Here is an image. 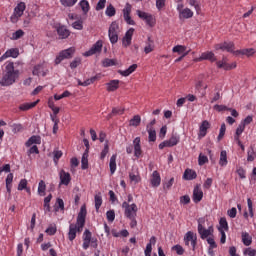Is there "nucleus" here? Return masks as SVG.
Listing matches in <instances>:
<instances>
[{"label":"nucleus","mask_w":256,"mask_h":256,"mask_svg":"<svg viewBox=\"0 0 256 256\" xmlns=\"http://www.w3.org/2000/svg\"><path fill=\"white\" fill-rule=\"evenodd\" d=\"M19 79V70L15 69L13 61H7L4 64L2 78L0 80L1 87H11Z\"/></svg>","instance_id":"1"},{"label":"nucleus","mask_w":256,"mask_h":256,"mask_svg":"<svg viewBox=\"0 0 256 256\" xmlns=\"http://www.w3.org/2000/svg\"><path fill=\"white\" fill-rule=\"evenodd\" d=\"M87 217V207L83 205L80 208V212L78 213L76 224L69 225L68 239L69 241H75V237H77V233H81L83 231V227H85V219Z\"/></svg>","instance_id":"2"},{"label":"nucleus","mask_w":256,"mask_h":256,"mask_svg":"<svg viewBox=\"0 0 256 256\" xmlns=\"http://www.w3.org/2000/svg\"><path fill=\"white\" fill-rule=\"evenodd\" d=\"M198 233L201 239H209L213 235V225L208 226V229L205 228V223L207 219L205 217L199 218L198 220Z\"/></svg>","instance_id":"3"},{"label":"nucleus","mask_w":256,"mask_h":256,"mask_svg":"<svg viewBox=\"0 0 256 256\" xmlns=\"http://www.w3.org/2000/svg\"><path fill=\"white\" fill-rule=\"evenodd\" d=\"M93 247L94 249H97L98 244H97V238H93V234L89 229H86L83 233V244L82 247L87 251L89 249V246Z\"/></svg>","instance_id":"4"},{"label":"nucleus","mask_w":256,"mask_h":256,"mask_svg":"<svg viewBox=\"0 0 256 256\" xmlns=\"http://www.w3.org/2000/svg\"><path fill=\"white\" fill-rule=\"evenodd\" d=\"M122 208L124 209V215L127 217V219H133V217H137V211H139L137 204L133 203L129 205L128 202H123Z\"/></svg>","instance_id":"5"},{"label":"nucleus","mask_w":256,"mask_h":256,"mask_svg":"<svg viewBox=\"0 0 256 256\" xmlns=\"http://www.w3.org/2000/svg\"><path fill=\"white\" fill-rule=\"evenodd\" d=\"M25 9H27V5H25V2L18 3L17 6L14 8V12L13 15L10 17V21L12 23H17L19 21V18L23 17Z\"/></svg>","instance_id":"6"},{"label":"nucleus","mask_w":256,"mask_h":256,"mask_svg":"<svg viewBox=\"0 0 256 256\" xmlns=\"http://www.w3.org/2000/svg\"><path fill=\"white\" fill-rule=\"evenodd\" d=\"M73 55H75V48L73 47L60 51L55 59V65H59L61 61H65V59H72Z\"/></svg>","instance_id":"7"},{"label":"nucleus","mask_w":256,"mask_h":256,"mask_svg":"<svg viewBox=\"0 0 256 256\" xmlns=\"http://www.w3.org/2000/svg\"><path fill=\"white\" fill-rule=\"evenodd\" d=\"M184 243L187 247L190 245L192 250L195 251V247L197 246V235L192 231H188L184 236Z\"/></svg>","instance_id":"8"},{"label":"nucleus","mask_w":256,"mask_h":256,"mask_svg":"<svg viewBox=\"0 0 256 256\" xmlns=\"http://www.w3.org/2000/svg\"><path fill=\"white\" fill-rule=\"evenodd\" d=\"M216 51H227L228 53H233L235 55V43L233 42H223L215 45Z\"/></svg>","instance_id":"9"},{"label":"nucleus","mask_w":256,"mask_h":256,"mask_svg":"<svg viewBox=\"0 0 256 256\" xmlns=\"http://www.w3.org/2000/svg\"><path fill=\"white\" fill-rule=\"evenodd\" d=\"M123 17L127 25H135V20L131 18V4L127 3L126 6L124 7Z\"/></svg>","instance_id":"10"},{"label":"nucleus","mask_w":256,"mask_h":256,"mask_svg":"<svg viewBox=\"0 0 256 256\" xmlns=\"http://www.w3.org/2000/svg\"><path fill=\"white\" fill-rule=\"evenodd\" d=\"M9 57H12V59H17L19 57V49L18 48H11L8 49L1 57H0V63H3L5 59H9Z\"/></svg>","instance_id":"11"},{"label":"nucleus","mask_w":256,"mask_h":256,"mask_svg":"<svg viewBox=\"0 0 256 256\" xmlns=\"http://www.w3.org/2000/svg\"><path fill=\"white\" fill-rule=\"evenodd\" d=\"M101 49H103V41L98 40L89 51L85 52V57H91V55H95L96 53H101Z\"/></svg>","instance_id":"12"},{"label":"nucleus","mask_w":256,"mask_h":256,"mask_svg":"<svg viewBox=\"0 0 256 256\" xmlns=\"http://www.w3.org/2000/svg\"><path fill=\"white\" fill-rule=\"evenodd\" d=\"M133 146H134V157H136V159H139L141 155H143V150H141V137H136L133 140Z\"/></svg>","instance_id":"13"},{"label":"nucleus","mask_w":256,"mask_h":256,"mask_svg":"<svg viewBox=\"0 0 256 256\" xmlns=\"http://www.w3.org/2000/svg\"><path fill=\"white\" fill-rule=\"evenodd\" d=\"M133 33H135L134 28H130L126 33L125 36L122 39V45L123 47H129L131 45V41L133 39Z\"/></svg>","instance_id":"14"},{"label":"nucleus","mask_w":256,"mask_h":256,"mask_svg":"<svg viewBox=\"0 0 256 256\" xmlns=\"http://www.w3.org/2000/svg\"><path fill=\"white\" fill-rule=\"evenodd\" d=\"M203 199V190H201V185H196L193 190V201L194 203H201Z\"/></svg>","instance_id":"15"},{"label":"nucleus","mask_w":256,"mask_h":256,"mask_svg":"<svg viewBox=\"0 0 256 256\" xmlns=\"http://www.w3.org/2000/svg\"><path fill=\"white\" fill-rule=\"evenodd\" d=\"M57 35L59 36V39H67L69 35H71V31L67 29V27L61 25L56 28Z\"/></svg>","instance_id":"16"},{"label":"nucleus","mask_w":256,"mask_h":256,"mask_svg":"<svg viewBox=\"0 0 256 256\" xmlns=\"http://www.w3.org/2000/svg\"><path fill=\"white\" fill-rule=\"evenodd\" d=\"M198 61H211V63H213L217 61V58H215V54L213 52L207 51L201 54Z\"/></svg>","instance_id":"17"},{"label":"nucleus","mask_w":256,"mask_h":256,"mask_svg":"<svg viewBox=\"0 0 256 256\" xmlns=\"http://www.w3.org/2000/svg\"><path fill=\"white\" fill-rule=\"evenodd\" d=\"M71 183V174L65 172V170L60 171V185H69Z\"/></svg>","instance_id":"18"},{"label":"nucleus","mask_w":256,"mask_h":256,"mask_svg":"<svg viewBox=\"0 0 256 256\" xmlns=\"http://www.w3.org/2000/svg\"><path fill=\"white\" fill-rule=\"evenodd\" d=\"M234 55L236 57H239V55H245L246 57H251V56L255 55V49L246 48V49H242V50H236L234 52Z\"/></svg>","instance_id":"19"},{"label":"nucleus","mask_w":256,"mask_h":256,"mask_svg":"<svg viewBox=\"0 0 256 256\" xmlns=\"http://www.w3.org/2000/svg\"><path fill=\"white\" fill-rule=\"evenodd\" d=\"M183 179L186 181H193V179H197V172L192 169H186L183 174Z\"/></svg>","instance_id":"20"},{"label":"nucleus","mask_w":256,"mask_h":256,"mask_svg":"<svg viewBox=\"0 0 256 256\" xmlns=\"http://www.w3.org/2000/svg\"><path fill=\"white\" fill-rule=\"evenodd\" d=\"M152 187H159L161 185V175L159 172L154 171L150 180Z\"/></svg>","instance_id":"21"},{"label":"nucleus","mask_w":256,"mask_h":256,"mask_svg":"<svg viewBox=\"0 0 256 256\" xmlns=\"http://www.w3.org/2000/svg\"><path fill=\"white\" fill-rule=\"evenodd\" d=\"M26 147H31V145H41V136L33 135L25 143Z\"/></svg>","instance_id":"22"},{"label":"nucleus","mask_w":256,"mask_h":256,"mask_svg":"<svg viewBox=\"0 0 256 256\" xmlns=\"http://www.w3.org/2000/svg\"><path fill=\"white\" fill-rule=\"evenodd\" d=\"M109 167H110L111 175H114L115 171H117V154H113L111 156L110 162H109Z\"/></svg>","instance_id":"23"},{"label":"nucleus","mask_w":256,"mask_h":256,"mask_svg":"<svg viewBox=\"0 0 256 256\" xmlns=\"http://www.w3.org/2000/svg\"><path fill=\"white\" fill-rule=\"evenodd\" d=\"M210 124L207 120H204L199 128V137H205L207 135V129H209Z\"/></svg>","instance_id":"24"},{"label":"nucleus","mask_w":256,"mask_h":256,"mask_svg":"<svg viewBox=\"0 0 256 256\" xmlns=\"http://www.w3.org/2000/svg\"><path fill=\"white\" fill-rule=\"evenodd\" d=\"M136 69H137V64H132L126 70H118V73L120 75H122L123 77H129V75H131V73L135 72Z\"/></svg>","instance_id":"25"},{"label":"nucleus","mask_w":256,"mask_h":256,"mask_svg":"<svg viewBox=\"0 0 256 256\" xmlns=\"http://www.w3.org/2000/svg\"><path fill=\"white\" fill-rule=\"evenodd\" d=\"M81 169H89V153L87 151H84L81 159Z\"/></svg>","instance_id":"26"},{"label":"nucleus","mask_w":256,"mask_h":256,"mask_svg":"<svg viewBox=\"0 0 256 256\" xmlns=\"http://www.w3.org/2000/svg\"><path fill=\"white\" fill-rule=\"evenodd\" d=\"M180 19H191V17H193V11H191V9L189 8H185L183 10H180Z\"/></svg>","instance_id":"27"},{"label":"nucleus","mask_w":256,"mask_h":256,"mask_svg":"<svg viewBox=\"0 0 256 256\" xmlns=\"http://www.w3.org/2000/svg\"><path fill=\"white\" fill-rule=\"evenodd\" d=\"M37 103H39V100H36L35 102L31 103H24L19 106L20 111H29V109H33V107L37 106Z\"/></svg>","instance_id":"28"},{"label":"nucleus","mask_w":256,"mask_h":256,"mask_svg":"<svg viewBox=\"0 0 256 256\" xmlns=\"http://www.w3.org/2000/svg\"><path fill=\"white\" fill-rule=\"evenodd\" d=\"M95 81H97V77L96 76H94L92 78H89V79L85 80L84 82H82L80 79H77V83L81 87H89V85L95 83Z\"/></svg>","instance_id":"29"},{"label":"nucleus","mask_w":256,"mask_h":256,"mask_svg":"<svg viewBox=\"0 0 256 256\" xmlns=\"http://www.w3.org/2000/svg\"><path fill=\"white\" fill-rule=\"evenodd\" d=\"M107 85V91H117L119 89V80H112Z\"/></svg>","instance_id":"30"},{"label":"nucleus","mask_w":256,"mask_h":256,"mask_svg":"<svg viewBox=\"0 0 256 256\" xmlns=\"http://www.w3.org/2000/svg\"><path fill=\"white\" fill-rule=\"evenodd\" d=\"M242 242L244 243V245L246 247H249V245H251V243H253V238L251 237V235H249V233L243 232L242 233Z\"/></svg>","instance_id":"31"},{"label":"nucleus","mask_w":256,"mask_h":256,"mask_svg":"<svg viewBox=\"0 0 256 256\" xmlns=\"http://www.w3.org/2000/svg\"><path fill=\"white\" fill-rule=\"evenodd\" d=\"M148 133L149 143H155L157 141V131L155 129H146Z\"/></svg>","instance_id":"32"},{"label":"nucleus","mask_w":256,"mask_h":256,"mask_svg":"<svg viewBox=\"0 0 256 256\" xmlns=\"http://www.w3.org/2000/svg\"><path fill=\"white\" fill-rule=\"evenodd\" d=\"M228 161H227V151L222 150L220 152V160H219V165L221 167H226Z\"/></svg>","instance_id":"33"},{"label":"nucleus","mask_w":256,"mask_h":256,"mask_svg":"<svg viewBox=\"0 0 256 256\" xmlns=\"http://www.w3.org/2000/svg\"><path fill=\"white\" fill-rule=\"evenodd\" d=\"M95 201V209L97 212H99V209H101V205H103V198L101 197V194H96L94 196Z\"/></svg>","instance_id":"34"},{"label":"nucleus","mask_w":256,"mask_h":256,"mask_svg":"<svg viewBox=\"0 0 256 256\" xmlns=\"http://www.w3.org/2000/svg\"><path fill=\"white\" fill-rule=\"evenodd\" d=\"M141 125V116L135 115L129 122L130 127H139Z\"/></svg>","instance_id":"35"},{"label":"nucleus","mask_w":256,"mask_h":256,"mask_svg":"<svg viewBox=\"0 0 256 256\" xmlns=\"http://www.w3.org/2000/svg\"><path fill=\"white\" fill-rule=\"evenodd\" d=\"M79 6L81 7L84 15H87V13H89V9H90V6H89V1L87 0H81L79 2Z\"/></svg>","instance_id":"36"},{"label":"nucleus","mask_w":256,"mask_h":256,"mask_svg":"<svg viewBox=\"0 0 256 256\" xmlns=\"http://www.w3.org/2000/svg\"><path fill=\"white\" fill-rule=\"evenodd\" d=\"M32 73H33V75H37V76L41 75V73H42V77H45V75H46V73L43 72V65H41V64L34 66Z\"/></svg>","instance_id":"37"},{"label":"nucleus","mask_w":256,"mask_h":256,"mask_svg":"<svg viewBox=\"0 0 256 256\" xmlns=\"http://www.w3.org/2000/svg\"><path fill=\"white\" fill-rule=\"evenodd\" d=\"M59 209H60V211H65V202H63V199H61V198H58L57 200H56V205H55V208H54V211H59Z\"/></svg>","instance_id":"38"},{"label":"nucleus","mask_w":256,"mask_h":256,"mask_svg":"<svg viewBox=\"0 0 256 256\" xmlns=\"http://www.w3.org/2000/svg\"><path fill=\"white\" fill-rule=\"evenodd\" d=\"M46 189L47 185L45 184V181L41 180L38 184V194L41 195V197H44Z\"/></svg>","instance_id":"39"},{"label":"nucleus","mask_w":256,"mask_h":256,"mask_svg":"<svg viewBox=\"0 0 256 256\" xmlns=\"http://www.w3.org/2000/svg\"><path fill=\"white\" fill-rule=\"evenodd\" d=\"M105 13L107 17H115L117 10H115V7L112 4H110L107 6Z\"/></svg>","instance_id":"40"},{"label":"nucleus","mask_w":256,"mask_h":256,"mask_svg":"<svg viewBox=\"0 0 256 256\" xmlns=\"http://www.w3.org/2000/svg\"><path fill=\"white\" fill-rule=\"evenodd\" d=\"M13 183V173H9L6 177V189L8 193H11V184Z\"/></svg>","instance_id":"41"},{"label":"nucleus","mask_w":256,"mask_h":256,"mask_svg":"<svg viewBox=\"0 0 256 256\" xmlns=\"http://www.w3.org/2000/svg\"><path fill=\"white\" fill-rule=\"evenodd\" d=\"M25 35V32L21 29L17 30L16 32L12 33L11 39L12 41H17L18 39H21Z\"/></svg>","instance_id":"42"},{"label":"nucleus","mask_w":256,"mask_h":256,"mask_svg":"<svg viewBox=\"0 0 256 256\" xmlns=\"http://www.w3.org/2000/svg\"><path fill=\"white\" fill-rule=\"evenodd\" d=\"M108 37L112 45H115V43L119 41V35L117 34V32H108Z\"/></svg>","instance_id":"43"},{"label":"nucleus","mask_w":256,"mask_h":256,"mask_svg":"<svg viewBox=\"0 0 256 256\" xmlns=\"http://www.w3.org/2000/svg\"><path fill=\"white\" fill-rule=\"evenodd\" d=\"M219 229H224V231H229V224L227 223V219L226 218H220L219 221Z\"/></svg>","instance_id":"44"},{"label":"nucleus","mask_w":256,"mask_h":256,"mask_svg":"<svg viewBox=\"0 0 256 256\" xmlns=\"http://www.w3.org/2000/svg\"><path fill=\"white\" fill-rule=\"evenodd\" d=\"M205 163H209V158H207L206 155H203V153H200L198 157V165L203 166Z\"/></svg>","instance_id":"45"},{"label":"nucleus","mask_w":256,"mask_h":256,"mask_svg":"<svg viewBox=\"0 0 256 256\" xmlns=\"http://www.w3.org/2000/svg\"><path fill=\"white\" fill-rule=\"evenodd\" d=\"M180 137L177 134H172V136L170 137V139L168 141H170V145H172V147H175V145H177L180 141Z\"/></svg>","instance_id":"46"},{"label":"nucleus","mask_w":256,"mask_h":256,"mask_svg":"<svg viewBox=\"0 0 256 256\" xmlns=\"http://www.w3.org/2000/svg\"><path fill=\"white\" fill-rule=\"evenodd\" d=\"M78 0H60L61 5L63 7H73Z\"/></svg>","instance_id":"47"},{"label":"nucleus","mask_w":256,"mask_h":256,"mask_svg":"<svg viewBox=\"0 0 256 256\" xmlns=\"http://www.w3.org/2000/svg\"><path fill=\"white\" fill-rule=\"evenodd\" d=\"M173 53H183L185 55V51H187V47L183 45H177L172 49Z\"/></svg>","instance_id":"48"},{"label":"nucleus","mask_w":256,"mask_h":256,"mask_svg":"<svg viewBox=\"0 0 256 256\" xmlns=\"http://www.w3.org/2000/svg\"><path fill=\"white\" fill-rule=\"evenodd\" d=\"M106 218L109 223H113L115 221V210H109L106 212Z\"/></svg>","instance_id":"49"},{"label":"nucleus","mask_w":256,"mask_h":256,"mask_svg":"<svg viewBox=\"0 0 256 256\" xmlns=\"http://www.w3.org/2000/svg\"><path fill=\"white\" fill-rule=\"evenodd\" d=\"M107 153H109V142H105L104 148L100 154V159H105V157H107Z\"/></svg>","instance_id":"50"},{"label":"nucleus","mask_w":256,"mask_h":256,"mask_svg":"<svg viewBox=\"0 0 256 256\" xmlns=\"http://www.w3.org/2000/svg\"><path fill=\"white\" fill-rule=\"evenodd\" d=\"M51 121H53L54 126H53V133H57L59 131V119L55 116H51Z\"/></svg>","instance_id":"51"},{"label":"nucleus","mask_w":256,"mask_h":256,"mask_svg":"<svg viewBox=\"0 0 256 256\" xmlns=\"http://www.w3.org/2000/svg\"><path fill=\"white\" fill-rule=\"evenodd\" d=\"M225 131H227V127L225 126V123H223L220 127V132L217 137L218 141H221V139H223V137H225Z\"/></svg>","instance_id":"52"},{"label":"nucleus","mask_w":256,"mask_h":256,"mask_svg":"<svg viewBox=\"0 0 256 256\" xmlns=\"http://www.w3.org/2000/svg\"><path fill=\"white\" fill-rule=\"evenodd\" d=\"M144 21L149 27H155V18L153 15L150 14Z\"/></svg>","instance_id":"53"},{"label":"nucleus","mask_w":256,"mask_h":256,"mask_svg":"<svg viewBox=\"0 0 256 256\" xmlns=\"http://www.w3.org/2000/svg\"><path fill=\"white\" fill-rule=\"evenodd\" d=\"M103 67H113L115 65V60L106 58L102 61Z\"/></svg>","instance_id":"54"},{"label":"nucleus","mask_w":256,"mask_h":256,"mask_svg":"<svg viewBox=\"0 0 256 256\" xmlns=\"http://www.w3.org/2000/svg\"><path fill=\"white\" fill-rule=\"evenodd\" d=\"M72 27H73V29H76L77 31H83V21H81V20L75 21L72 24Z\"/></svg>","instance_id":"55"},{"label":"nucleus","mask_w":256,"mask_h":256,"mask_svg":"<svg viewBox=\"0 0 256 256\" xmlns=\"http://www.w3.org/2000/svg\"><path fill=\"white\" fill-rule=\"evenodd\" d=\"M53 155H54V158H53L54 163H56V165H57V163H59V158L63 157V152H61L60 150H54Z\"/></svg>","instance_id":"56"},{"label":"nucleus","mask_w":256,"mask_h":256,"mask_svg":"<svg viewBox=\"0 0 256 256\" xmlns=\"http://www.w3.org/2000/svg\"><path fill=\"white\" fill-rule=\"evenodd\" d=\"M172 250L176 251L177 255H183V253H185V249H183V246H181L179 244L173 246Z\"/></svg>","instance_id":"57"},{"label":"nucleus","mask_w":256,"mask_h":256,"mask_svg":"<svg viewBox=\"0 0 256 256\" xmlns=\"http://www.w3.org/2000/svg\"><path fill=\"white\" fill-rule=\"evenodd\" d=\"M81 65V58H75L71 63H70V68L71 69H77Z\"/></svg>","instance_id":"58"},{"label":"nucleus","mask_w":256,"mask_h":256,"mask_svg":"<svg viewBox=\"0 0 256 256\" xmlns=\"http://www.w3.org/2000/svg\"><path fill=\"white\" fill-rule=\"evenodd\" d=\"M207 243H208V245H210V250L217 249V243L215 242V239L213 237H208Z\"/></svg>","instance_id":"59"},{"label":"nucleus","mask_w":256,"mask_h":256,"mask_svg":"<svg viewBox=\"0 0 256 256\" xmlns=\"http://www.w3.org/2000/svg\"><path fill=\"white\" fill-rule=\"evenodd\" d=\"M118 29H119V25L117 24V22H112L109 27L108 33H117Z\"/></svg>","instance_id":"60"},{"label":"nucleus","mask_w":256,"mask_h":256,"mask_svg":"<svg viewBox=\"0 0 256 256\" xmlns=\"http://www.w3.org/2000/svg\"><path fill=\"white\" fill-rule=\"evenodd\" d=\"M24 189H27V179L20 180L18 184V191H23Z\"/></svg>","instance_id":"61"},{"label":"nucleus","mask_w":256,"mask_h":256,"mask_svg":"<svg viewBox=\"0 0 256 256\" xmlns=\"http://www.w3.org/2000/svg\"><path fill=\"white\" fill-rule=\"evenodd\" d=\"M45 233H47V235H55V233H57V226H49L45 230Z\"/></svg>","instance_id":"62"},{"label":"nucleus","mask_w":256,"mask_h":256,"mask_svg":"<svg viewBox=\"0 0 256 256\" xmlns=\"http://www.w3.org/2000/svg\"><path fill=\"white\" fill-rule=\"evenodd\" d=\"M123 113H125V108H113L112 109V115H123Z\"/></svg>","instance_id":"63"},{"label":"nucleus","mask_w":256,"mask_h":256,"mask_svg":"<svg viewBox=\"0 0 256 256\" xmlns=\"http://www.w3.org/2000/svg\"><path fill=\"white\" fill-rule=\"evenodd\" d=\"M244 255L256 256V250H255V249H251V248H247V249L244 251Z\"/></svg>","instance_id":"64"}]
</instances>
